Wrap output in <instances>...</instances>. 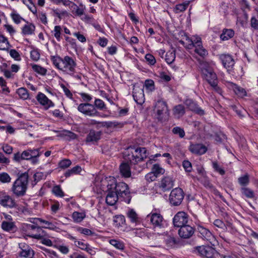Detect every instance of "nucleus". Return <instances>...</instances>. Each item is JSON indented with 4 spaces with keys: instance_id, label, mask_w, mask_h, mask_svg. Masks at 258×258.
Returning <instances> with one entry per match:
<instances>
[{
    "instance_id": "f257e3e1",
    "label": "nucleus",
    "mask_w": 258,
    "mask_h": 258,
    "mask_svg": "<svg viewBox=\"0 0 258 258\" xmlns=\"http://www.w3.org/2000/svg\"><path fill=\"white\" fill-rule=\"evenodd\" d=\"M148 155L145 148L130 146L124 152L123 157L124 160L130 162L131 164L136 165L146 159Z\"/></svg>"
},
{
    "instance_id": "f03ea898",
    "label": "nucleus",
    "mask_w": 258,
    "mask_h": 258,
    "mask_svg": "<svg viewBox=\"0 0 258 258\" xmlns=\"http://www.w3.org/2000/svg\"><path fill=\"white\" fill-rule=\"evenodd\" d=\"M107 187L110 190H114L115 193L120 199L125 201L127 204L131 200V193L128 185L123 182H117L114 178H111L108 182Z\"/></svg>"
},
{
    "instance_id": "7ed1b4c3",
    "label": "nucleus",
    "mask_w": 258,
    "mask_h": 258,
    "mask_svg": "<svg viewBox=\"0 0 258 258\" xmlns=\"http://www.w3.org/2000/svg\"><path fill=\"white\" fill-rule=\"evenodd\" d=\"M29 175L27 172L18 174V178L13 183L11 191L16 197H23L26 194L28 187Z\"/></svg>"
},
{
    "instance_id": "20e7f679",
    "label": "nucleus",
    "mask_w": 258,
    "mask_h": 258,
    "mask_svg": "<svg viewBox=\"0 0 258 258\" xmlns=\"http://www.w3.org/2000/svg\"><path fill=\"white\" fill-rule=\"evenodd\" d=\"M204 78L214 89L220 93L221 89L217 85V77L213 69L209 66H206L202 70Z\"/></svg>"
},
{
    "instance_id": "39448f33",
    "label": "nucleus",
    "mask_w": 258,
    "mask_h": 258,
    "mask_svg": "<svg viewBox=\"0 0 258 258\" xmlns=\"http://www.w3.org/2000/svg\"><path fill=\"white\" fill-rule=\"evenodd\" d=\"M196 250L199 254L206 258H218L220 256L215 248L209 245L197 246Z\"/></svg>"
},
{
    "instance_id": "423d86ee",
    "label": "nucleus",
    "mask_w": 258,
    "mask_h": 258,
    "mask_svg": "<svg viewBox=\"0 0 258 258\" xmlns=\"http://www.w3.org/2000/svg\"><path fill=\"white\" fill-rule=\"evenodd\" d=\"M78 110L83 114L91 117L100 116V113L97 110L95 106L89 103L80 104L78 106Z\"/></svg>"
},
{
    "instance_id": "0eeeda50",
    "label": "nucleus",
    "mask_w": 258,
    "mask_h": 258,
    "mask_svg": "<svg viewBox=\"0 0 258 258\" xmlns=\"http://www.w3.org/2000/svg\"><path fill=\"white\" fill-rule=\"evenodd\" d=\"M184 197L183 190L179 187L173 189L169 195V202L173 206H177L181 204Z\"/></svg>"
},
{
    "instance_id": "6e6552de",
    "label": "nucleus",
    "mask_w": 258,
    "mask_h": 258,
    "mask_svg": "<svg viewBox=\"0 0 258 258\" xmlns=\"http://www.w3.org/2000/svg\"><path fill=\"white\" fill-rule=\"evenodd\" d=\"M76 63L72 57L66 56L63 58L60 70L70 75H73L75 73Z\"/></svg>"
},
{
    "instance_id": "1a4fd4ad",
    "label": "nucleus",
    "mask_w": 258,
    "mask_h": 258,
    "mask_svg": "<svg viewBox=\"0 0 258 258\" xmlns=\"http://www.w3.org/2000/svg\"><path fill=\"white\" fill-rule=\"evenodd\" d=\"M197 231L199 233L198 236L203 239L212 243L214 240V236L211 231L199 223H196Z\"/></svg>"
},
{
    "instance_id": "9d476101",
    "label": "nucleus",
    "mask_w": 258,
    "mask_h": 258,
    "mask_svg": "<svg viewBox=\"0 0 258 258\" xmlns=\"http://www.w3.org/2000/svg\"><path fill=\"white\" fill-rule=\"evenodd\" d=\"M188 221V215L184 212H178L173 218L174 227L180 228L186 225Z\"/></svg>"
},
{
    "instance_id": "9b49d317",
    "label": "nucleus",
    "mask_w": 258,
    "mask_h": 258,
    "mask_svg": "<svg viewBox=\"0 0 258 258\" xmlns=\"http://www.w3.org/2000/svg\"><path fill=\"white\" fill-rule=\"evenodd\" d=\"M0 205L5 208H13L17 206L15 199L5 192L0 194Z\"/></svg>"
},
{
    "instance_id": "f8f14e48",
    "label": "nucleus",
    "mask_w": 258,
    "mask_h": 258,
    "mask_svg": "<svg viewBox=\"0 0 258 258\" xmlns=\"http://www.w3.org/2000/svg\"><path fill=\"white\" fill-rule=\"evenodd\" d=\"M179 236L184 239L191 237L195 232V229L189 225H185L180 227L178 230Z\"/></svg>"
},
{
    "instance_id": "ddd939ff",
    "label": "nucleus",
    "mask_w": 258,
    "mask_h": 258,
    "mask_svg": "<svg viewBox=\"0 0 258 258\" xmlns=\"http://www.w3.org/2000/svg\"><path fill=\"white\" fill-rule=\"evenodd\" d=\"M184 104L189 110L199 115H203L205 114L204 110L199 107L198 105L191 99H186L184 101Z\"/></svg>"
},
{
    "instance_id": "4468645a",
    "label": "nucleus",
    "mask_w": 258,
    "mask_h": 258,
    "mask_svg": "<svg viewBox=\"0 0 258 258\" xmlns=\"http://www.w3.org/2000/svg\"><path fill=\"white\" fill-rule=\"evenodd\" d=\"M148 217H150V221L154 228H162L163 227V218L160 214L151 213L148 215Z\"/></svg>"
},
{
    "instance_id": "2eb2a0df",
    "label": "nucleus",
    "mask_w": 258,
    "mask_h": 258,
    "mask_svg": "<svg viewBox=\"0 0 258 258\" xmlns=\"http://www.w3.org/2000/svg\"><path fill=\"white\" fill-rule=\"evenodd\" d=\"M220 59L224 68L228 71L231 70L234 65V60L232 56L229 54H222L220 55Z\"/></svg>"
},
{
    "instance_id": "dca6fc26",
    "label": "nucleus",
    "mask_w": 258,
    "mask_h": 258,
    "mask_svg": "<svg viewBox=\"0 0 258 258\" xmlns=\"http://www.w3.org/2000/svg\"><path fill=\"white\" fill-rule=\"evenodd\" d=\"M134 100L138 104H142L145 101L143 89L139 87H135L133 91Z\"/></svg>"
},
{
    "instance_id": "f3484780",
    "label": "nucleus",
    "mask_w": 258,
    "mask_h": 258,
    "mask_svg": "<svg viewBox=\"0 0 258 258\" xmlns=\"http://www.w3.org/2000/svg\"><path fill=\"white\" fill-rule=\"evenodd\" d=\"M36 99L40 104L44 106L46 109L54 106V103L42 93L39 92L36 96Z\"/></svg>"
},
{
    "instance_id": "a211bd4d",
    "label": "nucleus",
    "mask_w": 258,
    "mask_h": 258,
    "mask_svg": "<svg viewBox=\"0 0 258 258\" xmlns=\"http://www.w3.org/2000/svg\"><path fill=\"white\" fill-rule=\"evenodd\" d=\"M107 188L106 192L107 194L106 197V203L108 205L113 206L120 198L115 193L114 190H110L108 187Z\"/></svg>"
},
{
    "instance_id": "6ab92c4d",
    "label": "nucleus",
    "mask_w": 258,
    "mask_h": 258,
    "mask_svg": "<svg viewBox=\"0 0 258 258\" xmlns=\"http://www.w3.org/2000/svg\"><path fill=\"white\" fill-rule=\"evenodd\" d=\"M189 151L194 154L202 155L205 154L207 151V147L201 144H192L189 147Z\"/></svg>"
},
{
    "instance_id": "aec40b11",
    "label": "nucleus",
    "mask_w": 258,
    "mask_h": 258,
    "mask_svg": "<svg viewBox=\"0 0 258 258\" xmlns=\"http://www.w3.org/2000/svg\"><path fill=\"white\" fill-rule=\"evenodd\" d=\"M101 135L102 132L100 131L91 130L87 136L86 141L92 143L97 142L100 139Z\"/></svg>"
},
{
    "instance_id": "412c9836",
    "label": "nucleus",
    "mask_w": 258,
    "mask_h": 258,
    "mask_svg": "<svg viewBox=\"0 0 258 258\" xmlns=\"http://www.w3.org/2000/svg\"><path fill=\"white\" fill-rule=\"evenodd\" d=\"M195 52L200 56L204 57L208 55L207 50L203 48L201 38H197V41L195 43Z\"/></svg>"
},
{
    "instance_id": "4be33fe9",
    "label": "nucleus",
    "mask_w": 258,
    "mask_h": 258,
    "mask_svg": "<svg viewBox=\"0 0 258 258\" xmlns=\"http://www.w3.org/2000/svg\"><path fill=\"white\" fill-rule=\"evenodd\" d=\"M174 185V180L172 178L167 176L163 178L160 184V187L165 191L172 188Z\"/></svg>"
},
{
    "instance_id": "5701e85b",
    "label": "nucleus",
    "mask_w": 258,
    "mask_h": 258,
    "mask_svg": "<svg viewBox=\"0 0 258 258\" xmlns=\"http://www.w3.org/2000/svg\"><path fill=\"white\" fill-rule=\"evenodd\" d=\"M19 246V248L21 249L19 253L20 256L28 257L30 256L31 252L33 253V251L28 244L25 243H20Z\"/></svg>"
},
{
    "instance_id": "b1692460",
    "label": "nucleus",
    "mask_w": 258,
    "mask_h": 258,
    "mask_svg": "<svg viewBox=\"0 0 258 258\" xmlns=\"http://www.w3.org/2000/svg\"><path fill=\"white\" fill-rule=\"evenodd\" d=\"M122 163L119 167L120 172L121 175L124 177L127 178L131 175V167L128 165L129 162Z\"/></svg>"
},
{
    "instance_id": "393cba45",
    "label": "nucleus",
    "mask_w": 258,
    "mask_h": 258,
    "mask_svg": "<svg viewBox=\"0 0 258 258\" xmlns=\"http://www.w3.org/2000/svg\"><path fill=\"white\" fill-rule=\"evenodd\" d=\"M44 235H45V232L44 233H42L41 232V233H40L37 234H33V235L28 234L27 235L28 236L33 238H34V239H39V240L42 239V243L44 245H46L49 246H51L52 245V242L51 240H50L49 239L43 238V237Z\"/></svg>"
},
{
    "instance_id": "a878e982",
    "label": "nucleus",
    "mask_w": 258,
    "mask_h": 258,
    "mask_svg": "<svg viewBox=\"0 0 258 258\" xmlns=\"http://www.w3.org/2000/svg\"><path fill=\"white\" fill-rule=\"evenodd\" d=\"M2 228L7 232H15L17 230V228L13 222L4 221L1 225Z\"/></svg>"
},
{
    "instance_id": "bb28decb",
    "label": "nucleus",
    "mask_w": 258,
    "mask_h": 258,
    "mask_svg": "<svg viewBox=\"0 0 258 258\" xmlns=\"http://www.w3.org/2000/svg\"><path fill=\"white\" fill-rule=\"evenodd\" d=\"M167 110V104L165 102L159 101L155 106V110L158 116L163 114Z\"/></svg>"
},
{
    "instance_id": "cd10ccee",
    "label": "nucleus",
    "mask_w": 258,
    "mask_h": 258,
    "mask_svg": "<svg viewBox=\"0 0 258 258\" xmlns=\"http://www.w3.org/2000/svg\"><path fill=\"white\" fill-rule=\"evenodd\" d=\"M80 6L81 8H79L76 4L74 3L71 8L72 13L77 16H81L84 14L85 7L83 4H81Z\"/></svg>"
},
{
    "instance_id": "c85d7f7f",
    "label": "nucleus",
    "mask_w": 258,
    "mask_h": 258,
    "mask_svg": "<svg viewBox=\"0 0 258 258\" xmlns=\"http://www.w3.org/2000/svg\"><path fill=\"white\" fill-rule=\"evenodd\" d=\"M234 35V31L231 29H224L220 35V39L222 41H226L232 38Z\"/></svg>"
},
{
    "instance_id": "c756f323",
    "label": "nucleus",
    "mask_w": 258,
    "mask_h": 258,
    "mask_svg": "<svg viewBox=\"0 0 258 258\" xmlns=\"http://www.w3.org/2000/svg\"><path fill=\"white\" fill-rule=\"evenodd\" d=\"M126 216L128 218L132 223H137L140 221L138 215L136 211L133 209H129L126 213Z\"/></svg>"
},
{
    "instance_id": "7c9ffc66",
    "label": "nucleus",
    "mask_w": 258,
    "mask_h": 258,
    "mask_svg": "<svg viewBox=\"0 0 258 258\" xmlns=\"http://www.w3.org/2000/svg\"><path fill=\"white\" fill-rule=\"evenodd\" d=\"M240 191L242 195L247 198L253 199L255 198L254 191L248 187H241Z\"/></svg>"
},
{
    "instance_id": "2f4dec72",
    "label": "nucleus",
    "mask_w": 258,
    "mask_h": 258,
    "mask_svg": "<svg viewBox=\"0 0 258 258\" xmlns=\"http://www.w3.org/2000/svg\"><path fill=\"white\" fill-rule=\"evenodd\" d=\"M173 112L174 115L179 118L184 114L185 108L182 105L179 104L174 107Z\"/></svg>"
},
{
    "instance_id": "473e14b6",
    "label": "nucleus",
    "mask_w": 258,
    "mask_h": 258,
    "mask_svg": "<svg viewBox=\"0 0 258 258\" xmlns=\"http://www.w3.org/2000/svg\"><path fill=\"white\" fill-rule=\"evenodd\" d=\"M35 29V26L32 24L29 25H25L22 28V34L23 35H31L32 34Z\"/></svg>"
},
{
    "instance_id": "72a5a7b5",
    "label": "nucleus",
    "mask_w": 258,
    "mask_h": 258,
    "mask_svg": "<svg viewBox=\"0 0 258 258\" xmlns=\"http://www.w3.org/2000/svg\"><path fill=\"white\" fill-rule=\"evenodd\" d=\"M175 58V51L174 50H169L167 52L165 55V60L168 64L172 63Z\"/></svg>"
},
{
    "instance_id": "f704fd0d",
    "label": "nucleus",
    "mask_w": 258,
    "mask_h": 258,
    "mask_svg": "<svg viewBox=\"0 0 258 258\" xmlns=\"http://www.w3.org/2000/svg\"><path fill=\"white\" fill-rule=\"evenodd\" d=\"M10 46L8 39L4 35H0V49L7 50Z\"/></svg>"
},
{
    "instance_id": "c9c22d12",
    "label": "nucleus",
    "mask_w": 258,
    "mask_h": 258,
    "mask_svg": "<svg viewBox=\"0 0 258 258\" xmlns=\"http://www.w3.org/2000/svg\"><path fill=\"white\" fill-rule=\"evenodd\" d=\"M189 4V2L187 1L176 5L174 8L175 12L176 13H179L184 12L187 8Z\"/></svg>"
},
{
    "instance_id": "e433bc0d",
    "label": "nucleus",
    "mask_w": 258,
    "mask_h": 258,
    "mask_svg": "<svg viewBox=\"0 0 258 258\" xmlns=\"http://www.w3.org/2000/svg\"><path fill=\"white\" fill-rule=\"evenodd\" d=\"M95 108L97 110H106L107 107L104 101L100 99H96L94 101V104L93 105Z\"/></svg>"
},
{
    "instance_id": "4c0bfd02",
    "label": "nucleus",
    "mask_w": 258,
    "mask_h": 258,
    "mask_svg": "<svg viewBox=\"0 0 258 258\" xmlns=\"http://www.w3.org/2000/svg\"><path fill=\"white\" fill-rule=\"evenodd\" d=\"M23 3L26 5L29 10L34 14L37 13V9L32 0H22Z\"/></svg>"
},
{
    "instance_id": "58836bf2",
    "label": "nucleus",
    "mask_w": 258,
    "mask_h": 258,
    "mask_svg": "<svg viewBox=\"0 0 258 258\" xmlns=\"http://www.w3.org/2000/svg\"><path fill=\"white\" fill-rule=\"evenodd\" d=\"M50 59L55 67L60 70L63 58L59 56H51Z\"/></svg>"
},
{
    "instance_id": "ea45409f",
    "label": "nucleus",
    "mask_w": 258,
    "mask_h": 258,
    "mask_svg": "<svg viewBox=\"0 0 258 258\" xmlns=\"http://www.w3.org/2000/svg\"><path fill=\"white\" fill-rule=\"evenodd\" d=\"M82 168L81 166L77 165L71 169L67 170L64 173V175L66 177L70 176L72 174H76L81 172Z\"/></svg>"
},
{
    "instance_id": "a19ab883",
    "label": "nucleus",
    "mask_w": 258,
    "mask_h": 258,
    "mask_svg": "<svg viewBox=\"0 0 258 258\" xmlns=\"http://www.w3.org/2000/svg\"><path fill=\"white\" fill-rule=\"evenodd\" d=\"M86 215L83 213L74 212L72 214V217L74 222L77 223L81 222L85 217Z\"/></svg>"
},
{
    "instance_id": "79ce46f5",
    "label": "nucleus",
    "mask_w": 258,
    "mask_h": 258,
    "mask_svg": "<svg viewBox=\"0 0 258 258\" xmlns=\"http://www.w3.org/2000/svg\"><path fill=\"white\" fill-rule=\"evenodd\" d=\"M17 93L20 97L24 100H26L29 98V93L27 89L25 88H20L17 90Z\"/></svg>"
},
{
    "instance_id": "37998d69",
    "label": "nucleus",
    "mask_w": 258,
    "mask_h": 258,
    "mask_svg": "<svg viewBox=\"0 0 258 258\" xmlns=\"http://www.w3.org/2000/svg\"><path fill=\"white\" fill-rule=\"evenodd\" d=\"M238 182L242 187H245L249 183V177L247 174L238 178Z\"/></svg>"
},
{
    "instance_id": "c03bdc74",
    "label": "nucleus",
    "mask_w": 258,
    "mask_h": 258,
    "mask_svg": "<svg viewBox=\"0 0 258 258\" xmlns=\"http://www.w3.org/2000/svg\"><path fill=\"white\" fill-rule=\"evenodd\" d=\"M109 243L110 244L118 249L123 250L124 248V243L119 240L116 239H111L109 240Z\"/></svg>"
},
{
    "instance_id": "a18cd8bd",
    "label": "nucleus",
    "mask_w": 258,
    "mask_h": 258,
    "mask_svg": "<svg viewBox=\"0 0 258 258\" xmlns=\"http://www.w3.org/2000/svg\"><path fill=\"white\" fill-rule=\"evenodd\" d=\"M32 68L34 71L40 75L44 76L47 73V70L40 66L33 64L32 65Z\"/></svg>"
},
{
    "instance_id": "49530a36",
    "label": "nucleus",
    "mask_w": 258,
    "mask_h": 258,
    "mask_svg": "<svg viewBox=\"0 0 258 258\" xmlns=\"http://www.w3.org/2000/svg\"><path fill=\"white\" fill-rule=\"evenodd\" d=\"M11 181V177L6 172L0 173V182L3 183H9Z\"/></svg>"
},
{
    "instance_id": "de8ad7c7",
    "label": "nucleus",
    "mask_w": 258,
    "mask_h": 258,
    "mask_svg": "<svg viewBox=\"0 0 258 258\" xmlns=\"http://www.w3.org/2000/svg\"><path fill=\"white\" fill-rule=\"evenodd\" d=\"M153 172L157 176L159 174H163L164 173V169L161 168L159 164H154L152 168Z\"/></svg>"
},
{
    "instance_id": "09e8293b",
    "label": "nucleus",
    "mask_w": 258,
    "mask_h": 258,
    "mask_svg": "<svg viewBox=\"0 0 258 258\" xmlns=\"http://www.w3.org/2000/svg\"><path fill=\"white\" fill-rule=\"evenodd\" d=\"M172 132L174 134L178 135L181 138H183L185 136V132L183 129L178 126L174 127L172 129Z\"/></svg>"
},
{
    "instance_id": "8fccbe9b",
    "label": "nucleus",
    "mask_w": 258,
    "mask_h": 258,
    "mask_svg": "<svg viewBox=\"0 0 258 258\" xmlns=\"http://www.w3.org/2000/svg\"><path fill=\"white\" fill-rule=\"evenodd\" d=\"M72 164V162L70 160L68 159H64L61 160L59 163L58 166L59 168L61 169H66L69 167Z\"/></svg>"
},
{
    "instance_id": "3c124183",
    "label": "nucleus",
    "mask_w": 258,
    "mask_h": 258,
    "mask_svg": "<svg viewBox=\"0 0 258 258\" xmlns=\"http://www.w3.org/2000/svg\"><path fill=\"white\" fill-rule=\"evenodd\" d=\"M52 192L57 197H62L64 196V193L61 189L59 185H55L52 188Z\"/></svg>"
},
{
    "instance_id": "603ef678",
    "label": "nucleus",
    "mask_w": 258,
    "mask_h": 258,
    "mask_svg": "<svg viewBox=\"0 0 258 258\" xmlns=\"http://www.w3.org/2000/svg\"><path fill=\"white\" fill-rule=\"evenodd\" d=\"M234 91L237 95L241 97L246 96V92L245 89L239 86H236L234 88Z\"/></svg>"
},
{
    "instance_id": "864d4df0",
    "label": "nucleus",
    "mask_w": 258,
    "mask_h": 258,
    "mask_svg": "<svg viewBox=\"0 0 258 258\" xmlns=\"http://www.w3.org/2000/svg\"><path fill=\"white\" fill-rule=\"evenodd\" d=\"M24 229H26V230H34L35 229H37V231L38 232L40 233V232H42V233L44 232V231H43L40 227L36 226L35 225L27 224L25 225V226L23 227Z\"/></svg>"
},
{
    "instance_id": "5fc2aeb1",
    "label": "nucleus",
    "mask_w": 258,
    "mask_h": 258,
    "mask_svg": "<svg viewBox=\"0 0 258 258\" xmlns=\"http://www.w3.org/2000/svg\"><path fill=\"white\" fill-rule=\"evenodd\" d=\"M11 16L14 21V22L16 24H19L21 20L25 21V20L22 17L20 16L19 14L16 13H12L11 14Z\"/></svg>"
},
{
    "instance_id": "6e6d98bb",
    "label": "nucleus",
    "mask_w": 258,
    "mask_h": 258,
    "mask_svg": "<svg viewBox=\"0 0 258 258\" xmlns=\"http://www.w3.org/2000/svg\"><path fill=\"white\" fill-rule=\"evenodd\" d=\"M61 28L60 26H55L53 30L54 36L58 41L60 40Z\"/></svg>"
},
{
    "instance_id": "4d7b16f0",
    "label": "nucleus",
    "mask_w": 258,
    "mask_h": 258,
    "mask_svg": "<svg viewBox=\"0 0 258 258\" xmlns=\"http://www.w3.org/2000/svg\"><path fill=\"white\" fill-rule=\"evenodd\" d=\"M212 166L215 171L219 173L220 174L223 175L225 173V170L221 168L220 166L218 165V162L216 161L213 162Z\"/></svg>"
},
{
    "instance_id": "13d9d810",
    "label": "nucleus",
    "mask_w": 258,
    "mask_h": 258,
    "mask_svg": "<svg viewBox=\"0 0 258 258\" xmlns=\"http://www.w3.org/2000/svg\"><path fill=\"white\" fill-rule=\"evenodd\" d=\"M182 166L186 172H190L192 170L191 163L188 160H184L182 162Z\"/></svg>"
},
{
    "instance_id": "bf43d9fd",
    "label": "nucleus",
    "mask_w": 258,
    "mask_h": 258,
    "mask_svg": "<svg viewBox=\"0 0 258 258\" xmlns=\"http://www.w3.org/2000/svg\"><path fill=\"white\" fill-rule=\"evenodd\" d=\"M157 177V176L152 171L148 173L145 176L146 180L150 182L155 181Z\"/></svg>"
},
{
    "instance_id": "052dcab7",
    "label": "nucleus",
    "mask_w": 258,
    "mask_h": 258,
    "mask_svg": "<svg viewBox=\"0 0 258 258\" xmlns=\"http://www.w3.org/2000/svg\"><path fill=\"white\" fill-rule=\"evenodd\" d=\"M145 59L150 65H154L156 63L155 57L150 53H148L145 55Z\"/></svg>"
},
{
    "instance_id": "680f3d73",
    "label": "nucleus",
    "mask_w": 258,
    "mask_h": 258,
    "mask_svg": "<svg viewBox=\"0 0 258 258\" xmlns=\"http://www.w3.org/2000/svg\"><path fill=\"white\" fill-rule=\"evenodd\" d=\"M185 47L188 49H191L195 47V43L192 39L190 38L188 36H186L185 41Z\"/></svg>"
},
{
    "instance_id": "e2e57ef3",
    "label": "nucleus",
    "mask_w": 258,
    "mask_h": 258,
    "mask_svg": "<svg viewBox=\"0 0 258 258\" xmlns=\"http://www.w3.org/2000/svg\"><path fill=\"white\" fill-rule=\"evenodd\" d=\"M177 242L178 241L177 239L175 237H172L171 236H168L166 239V244L171 246L174 245L177 243Z\"/></svg>"
},
{
    "instance_id": "0e129e2a",
    "label": "nucleus",
    "mask_w": 258,
    "mask_h": 258,
    "mask_svg": "<svg viewBox=\"0 0 258 258\" xmlns=\"http://www.w3.org/2000/svg\"><path fill=\"white\" fill-rule=\"evenodd\" d=\"M230 107L233 111H234L237 113V114L239 117H243V115L242 114V109L241 108V107L240 106H237L235 105H232L230 106Z\"/></svg>"
},
{
    "instance_id": "69168bd1",
    "label": "nucleus",
    "mask_w": 258,
    "mask_h": 258,
    "mask_svg": "<svg viewBox=\"0 0 258 258\" xmlns=\"http://www.w3.org/2000/svg\"><path fill=\"white\" fill-rule=\"evenodd\" d=\"M10 54L12 57L14 58L16 60H20L21 59L19 53L15 49L10 50Z\"/></svg>"
},
{
    "instance_id": "338daca9",
    "label": "nucleus",
    "mask_w": 258,
    "mask_h": 258,
    "mask_svg": "<svg viewBox=\"0 0 258 258\" xmlns=\"http://www.w3.org/2000/svg\"><path fill=\"white\" fill-rule=\"evenodd\" d=\"M79 95L83 100L84 102H86V103H88L90 102L92 98L91 95L86 93H80Z\"/></svg>"
},
{
    "instance_id": "774afa93",
    "label": "nucleus",
    "mask_w": 258,
    "mask_h": 258,
    "mask_svg": "<svg viewBox=\"0 0 258 258\" xmlns=\"http://www.w3.org/2000/svg\"><path fill=\"white\" fill-rule=\"evenodd\" d=\"M250 26L254 30L258 29V20L255 17H252L251 18Z\"/></svg>"
}]
</instances>
